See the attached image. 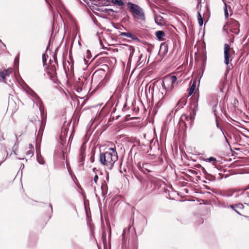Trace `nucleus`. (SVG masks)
I'll list each match as a JSON object with an SVG mask.
<instances>
[{
	"label": "nucleus",
	"mask_w": 249,
	"mask_h": 249,
	"mask_svg": "<svg viewBox=\"0 0 249 249\" xmlns=\"http://www.w3.org/2000/svg\"><path fill=\"white\" fill-rule=\"evenodd\" d=\"M118 159L116 151L114 148H110L107 151L100 154L99 161L107 169L111 170Z\"/></svg>",
	"instance_id": "nucleus-1"
},
{
	"label": "nucleus",
	"mask_w": 249,
	"mask_h": 249,
	"mask_svg": "<svg viewBox=\"0 0 249 249\" xmlns=\"http://www.w3.org/2000/svg\"><path fill=\"white\" fill-rule=\"evenodd\" d=\"M177 78L176 76H168L164 78L162 80V86L165 90V96H168L174 88Z\"/></svg>",
	"instance_id": "nucleus-2"
},
{
	"label": "nucleus",
	"mask_w": 249,
	"mask_h": 249,
	"mask_svg": "<svg viewBox=\"0 0 249 249\" xmlns=\"http://www.w3.org/2000/svg\"><path fill=\"white\" fill-rule=\"evenodd\" d=\"M129 8L130 11L135 18L141 20H144V13L141 7L135 4L129 3Z\"/></svg>",
	"instance_id": "nucleus-3"
},
{
	"label": "nucleus",
	"mask_w": 249,
	"mask_h": 249,
	"mask_svg": "<svg viewBox=\"0 0 249 249\" xmlns=\"http://www.w3.org/2000/svg\"><path fill=\"white\" fill-rule=\"evenodd\" d=\"M239 24L237 21L233 19H230V21L223 27V30L228 32V31L229 30L234 34H238L239 32Z\"/></svg>",
	"instance_id": "nucleus-4"
},
{
	"label": "nucleus",
	"mask_w": 249,
	"mask_h": 249,
	"mask_svg": "<svg viewBox=\"0 0 249 249\" xmlns=\"http://www.w3.org/2000/svg\"><path fill=\"white\" fill-rule=\"evenodd\" d=\"M238 191L241 192V201H243L245 204L249 205V186L244 191L239 190Z\"/></svg>",
	"instance_id": "nucleus-5"
},
{
	"label": "nucleus",
	"mask_w": 249,
	"mask_h": 249,
	"mask_svg": "<svg viewBox=\"0 0 249 249\" xmlns=\"http://www.w3.org/2000/svg\"><path fill=\"white\" fill-rule=\"evenodd\" d=\"M28 93L30 94L34 99L36 100V104L39 107V109L41 115H43L44 112V107L42 105V103L40 99L37 97L36 93L31 89H29V90L28 91Z\"/></svg>",
	"instance_id": "nucleus-6"
},
{
	"label": "nucleus",
	"mask_w": 249,
	"mask_h": 249,
	"mask_svg": "<svg viewBox=\"0 0 249 249\" xmlns=\"http://www.w3.org/2000/svg\"><path fill=\"white\" fill-rule=\"evenodd\" d=\"M231 48L230 46L225 44L224 48V63L228 65L230 63V52ZM230 69V67L228 66L227 69Z\"/></svg>",
	"instance_id": "nucleus-7"
},
{
	"label": "nucleus",
	"mask_w": 249,
	"mask_h": 249,
	"mask_svg": "<svg viewBox=\"0 0 249 249\" xmlns=\"http://www.w3.org/2000/svg\"><path fill=\"white\" fill-rule=\"evenodd\" d=\"M193 119L190 116H188L186 115H183L181 117V121L180 124H183L185 127V129L188 126H191L192 124Z\"/></svg>",
	"instance_id": "nucleus-8"
},
{
	"label": "nucleus",
	"mask_w": 249,
	"mask_h": 249,
	"mask_svg": "<svg viewBox=\"0 0 249 249\" xmlns=\"http://www.w3.org/2000/svg\"><path fill=\"white\" fill-rule=\"evenodd\" d=\"M12 72V69L9 68L3 71H0V77L2 79L3 82L6 83V77L9 76Z\"/></svg>",
	"instance_id": "nucleus-9"
},
{
	"label": "nucleus",
	"mask_w": 249,
	"mask_h": 249,
	"mask_svg": "<svg viewBox=\"0 0 249 249\" xmlns=\"http://www.w3.org/2000/svg\"><path fill=\"white\" fill-rule=\"evenodd\" d=\"M186 103V99L185 98H182L180 99L176 106L177 109L183 108L184 106L185 105Z\"/></svg>",
	"instance_id": "nucleus-10"
},
{
	"label": "nucleus",
	"mask_w": 249,
	"mask_h": 249,
	"mask_svg": "<svg viewBox=\"0 0 249 249\" xmlns=\"http://www.w3.org/2000/svg\"><path fill=\"white\" fill-rule=\"evenodd\" d=\"M140 167L143 172L147 171L150 172L151 171L150 169V165L149 163H143L142 165H140Z\"/></svg>",
	"instance_id": "nucleus-11"
},
{
	"label": "nucleus",
	"mask_w": 249,
	"mask_h": 249,
	"mask_svg": "<svg viewBox=\"0 0 249 249\" xmlns=\"http://www.w3.org/2000/svg\"><path fill=\"white\" fill-rule=\"evenodd\" d=\"M155 35L158 39L160 41L164 40V36H165V33L163 31H158L156 32Z\"/></svg>",
	"instance_id": "nucleus-12"
},
{
	"label": "nucleus",
	"mask_w": 249,
	"mask_h": 249,
	"mask_svg": "<svg viewBox=\"0 0 249 249\" xmlns=\"http://www.w3.org/2000/svg\"><path fill=\"white\" fill-rule=\"evenodd\" d=\"M155 20L156 23L159 25H162L164 23L163 18L160 15L155 16Z\"/></svg>",
	"instance_id": "nucleus-13"
},
{
	"label": "nucleus",
	"mask_w": 249,
	"mask_h": 249,
	"mask_svg": "<svg viewBox=\"0 0 249 249\" xmlns=\"http://www.w3.org/2000/svg\"><path fill=\"white\" fill-rule=\"evenodd\" d=\"M196 80H194L189 90V95H191L194 93V91L196 89Z\"/></svg>",
	"instance_id": "nucleus-14"
},
{
	"label": "nucleus",
	"mask_w": 249,
	"mask_h": 249,
	"mask_svg": "<svg viewBox=\"0 0 249 249\" xmlns=\"http://www.w3.org/2000/svg\"><path fill=\"white\" fill-rule=\"evenodd\" d=\"M230 207L233 210H234L238 214H240L239 212H238L236 210L234 209V208H237L240 209H242L244 208L243 205L242 203H239L235 206L231 205Z\"/></svg>",
	"instance_id": "nucleus-15"
},
{
	"label": "nucleus",
	"mask_w": 249,
	"mask_h": 249,
	"mask_svg": "<svg viewBox=\"0 0 249 249\" xmlns=\"http://www.w3.org/2000/svg\"><path fill=\"white\" fill-rule=\"evenodd\" d=\"M111 2L120 6H123L124 4V2L122 0H111Z\"/></svg>",
	"instance_id": "nucleus-16"
},
{
	"label": "nucleus",
	"mask_w": 249,
	"mask_h": 249,
	"mask_svg": "<svg viewBox=\"0 0 249 249\" xmlns=\"http://www.w3.org/2000/svg\"><path fill=\"white\" fill-rule=\"evenodd\" d=\"M198 22L200 26H202L203 23V18L199 12H198L197 15Z\"/></svg>",
	"instance_id": "nucleus-17"
},
{
	"label": "nucleus",
	"mask_w": 249,
	"mask_h": 249,
	"mask_svg": "<svg viewBox=\"0 0 249 249\" xmlns=\"http://www.w3.org/2000/svg\"><path fill=\"white\" fill-rule=\"evenodd\" d=\"M163 51L164 53H166L168 51L167 46L166 44H163L160 46V51L161 52Z\"/></svg>",
	"instance_id": "nucleus-18"
},
{
	"label": "nucleus",
	"mask_w": 249,
	"mask_h": 249,
	"mask_svg": "<svg viewBox=\"0 0 249 249\" xmlns=\"http://www.w3.org/2000/svg\"><path fill=\"white\" fill-rule=\"evenodd\" d=\"M85 155L84 154V151L81 150V154L80 155V160L83 162L84 160Z\"/></svg>",
	"instance_id": "nucleus-19"
},
{
	"label": "nucleus",
	"mask_w": 249,
	"mask_h": 249,
	"mask_svg": "<svg viewBox=\"0 0 249 249\" xmlns=\"http://www.w3.org/2000/svg\"><path fill=\"white\" fill-rule=\"evenodd\" d=\"M131 34V33H129V32H127V33L123 32V33H121L120 35L121 36H125V37L129 38Z\"/></svg>",
	"instance_id": "nucleus-20"
},
{
	"label": "nucleus",
	"mask_w": 249,
	"mask_h": 249,
	"mask_svg": "<svg viewBox=\"0 0 249 249\" xmlns=\"http://www.w3.org/2000/svg\"><path fill=\"white\" fill-rule=\"evenodd\" d=\"M129 38H131L133 40H136V41L139 40L138 38L135 35L132 34H131Z\"/></svg>",
	"instance_id": "nucleus-21"
},
{
	"label": "nucleus",
	"mask_w": 249,
	"mask_h": 249,
	"mask_svg": "<svg viewBox=\"0 0 249 249\" xmlns=\"http://www.w3.org/2000/svg\"><path fill=\"white\" fill-rule=\"evenodd\" d=\"M206 161L211 162V161H216V159L213 157H210L207 159H206Z\"/></svg>",
	"instance_id": "nucleus-22"
},
{
	"label": "nucleus",
	"mask_w": 249,
	"mask_h": 249,
	"mask_svg": "<svg viewBox=\"0 0 249 249\" xmlns=\"http://www.w3.org/2000/svg\"><path fill=\"white\" fill-rule=\"evenodd\" d=\"M224 14H225V18H227L229 16V14H228V9L227 8L226 6H225V8H224Z\"/></svg>",
	"instance_id": "nucleus-23"
},
{
	"label": "nucleus",
	"mask_w": 249,
	"mask_h": 249,
	"mask_svg": "<svg viewBox=\"0 0 249 249\" xmlns=\"http://www.w3.org/2000/svg\"><path fill=\"white\" fill-rule=\"evenodd\" d=\"M33 154H34V152L32 149L29 150L28 151H27L26 152V155L30 157H32L33 155Z\"/></svg>",
	"instance_id": "nucleus-24"
},
{
	"label": "nucleus",
	"mask_w": 249,
	"mask_h": 249,
	"mask_svg": "<svg viewBox=\"0 0 249 249\" xmlns=\"http://www.w3.org/2000/svg\"><path fill=\"white\" fill-rule=\"evenodd\" d=\"M98 175L96 174L95 175V176H94V178H93V181L94 182V183L95 184H97V181H98Z\"/></svg>",
	"instance_id": "nucleus-25"
},
{
	"label": "nucleus",
	"mask_w": 249,
	"mask_h": 249,
	"mask_svg": "<svg viewBox=\"0 0 249 249\" xmlns=\"http://www.w3.org/2000/svg\"><path fill=\"white\" fill-rule=\"evenodd\" d=\"M45 121L44 120V119H43L42 120L41 127H44V126H45Z\"/></svg>",
	"instance_id": "nucleus-26"
},
{
	"label": "nucleus",
	"mask_w": 249,
	"mask_h": 249,
	"mask_svg": "<svg viewBox=\"0 0 249 249\" xmlns=\"http://www.w3.org/2000/svg\"><path fill=\"white\" fill-rule=\"evenodd\" d=\"M37 160H38V162L40 163V164H43L44 163V161L43 160H39V158H37Z\"/></svg>",
	"instance_id": "nucleus-27"
},
{
	"label": "nucleus",
	"mask_w": 249,
	"mask_h": 249,
	"mask_svg": "<svg viewBox=\"0 0 249 249\" xmlns=\"http://www.w3.org/2000/svg\"><path fill=\"white\" fill-rule=\"evenodd\" d=\"M29 148L31 149H34L33 146L31 144H29Z\"/></svg>",
	"instance_id": "nucleus-28"
},
{
	"label": "nucleus",
	"mask_w": 249,
	"mask_h": 249,
	"mask_svg": "<svg viewBox=\"0 0 249 249\" xmlns=\"http://www.w3.org/2000/svg\"><path fill=\"white\" fill-rule=\"evenodd\" d=\"M197 2H198V5L201 4V0H197Z\"/></svg>",
	"instance_id": "nucleus-29"
},
{
	"label": "nucleus",
	"mask_w": 249,
	"mask_h": 249,
	"mask_svg": "<svg viewBox=\"0 0 249 249\" xmlns=\"http://www.w3.org/2000/svg\"><path fill=\"white\" fill-rule=\"evenodd\" d=\"M51 1H52V3L53 4V3H55V0H51Z\"/></svg>",
	"instance_id": "nucleus-30"
},
{
	"label": "nucleus",
	"mask_w": 249,
	"mask_h": 249,
	"mask_svg": "<svg viewBox=\"0 0 249 249\" xmlns=\"http://www.w3.org/2000/svg\"><path fill=\"white\" fill-rule=\"evenodd\" d=\"M225 138L226 141L228 142L227 139L225 137Z\"/></svg>",
	"instance_id": "nucleus-31"
},
{
	"label": "nucleus",
	"mask_w": 249,
	"mask_h": 249,
	"mask_svg": "<svg viewBox=\"0 0 249 249\" xmlns=\"http://www.w3.org/2000/svg\"><path fill=\"white\" fill-rule=\"evenodd\" d=\"M217 101H215V103H216V104H215V106H216V104H217Z\"/></svg>",
	"instance_id": "nucleus-32"
},
{
	"label": "nucleus",
	"mask_w": 249,
	"mask_h": 249,
	"mask_svg": "<svg viewBox=\"0 0 249 249\" xmlns=\"http://www.w3.org/2000/svg\"><path fill=\"white\" fill-rule=\"evenodd\" d=\"M216 125H217V127H219V126H218V124H217V123L216 124Z\"/></svg>",
	"instance_id": "nucleus-33"
},
{
	"label": "nucleus",
	"mask_w": 249,
	"mask_h": 249,
	"mask_svg": "<svg viewBox=\"0 0 249 249\" xmlns=\"http://www.w3.org/2000/svg\"><path fill=\"white\" fill-rule=\"evenodd\" d=\"M91 162H93V160H91Z\"/></svg>",
	"instance_id": "nucleus-34"
},
{
	"label": "nucleus",
	"mask_w": 249,
	"mask_h": 249,
	"mask_svg": "<svg viewBox=\"0 0 249 249\" xmlns=\"http://www.w3.org/2000/svg\"><path fill=\"white\" fill-rule=\"evenodd\" d=\"M43 56H44V54L43 55ZM42 58L44 59V56L42 57Z\"/></svg>",
	"instance_id": "nucleus-35"
}]
</instances>
